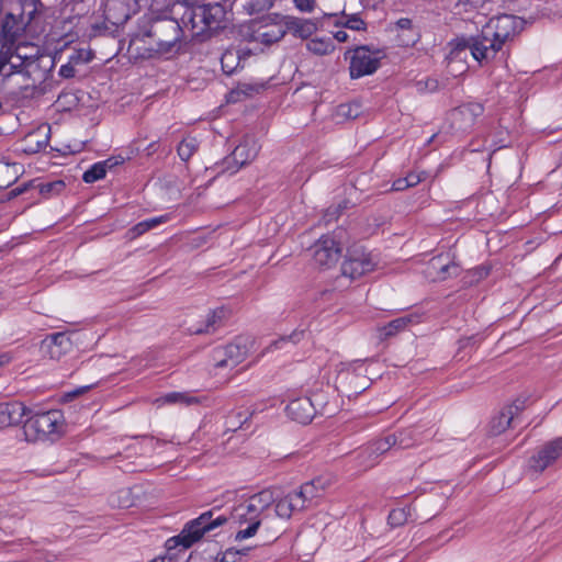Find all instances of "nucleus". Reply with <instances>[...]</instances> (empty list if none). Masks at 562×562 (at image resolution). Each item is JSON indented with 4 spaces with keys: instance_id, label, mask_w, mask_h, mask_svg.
Returning a JSON list of instances; mask_svg holds the SVG:
<instances>
[{
    "instance_id": "1",
    "label": "nucleus",
    "mask_w": 562,
    "mask_h": 562,
    "mask_svg": "<svg viewBox=\"0 0 562 562\" xmlns=\"http://www.w3.org/2000/svg\"><path fill=\"white\" fill-rule=\"evenodd\" d=\"M220 512L221 506L215 505L210 510L202 513L198 518L188 521L178 536L167 541L168 550L177 546H182L184 550L189 549L205 533L228 521L238 527L246 525V528H240L236 532V541L254 537L261 525V515H258L246 501L234 506L227 514H221Z\"/></svg>"
},
{
    "instance_id": "2",
    "label": "nucleus",
    "mask_w": 562,
    "mask_h": 562,
    "mask_svg": "<svg viewBox=\"0 0 562 562\" xmlns=\"http://www.w3.org/2000/svg\"><path fill=\"white\" fill-rule=\"evenodd\" d=\"M516 22V16L509 14L493 19L480 35L463 40V47H469L477 61L488 60L515 35Z\"/></svg>"
},
{
    "instance_id": "3",
    "label": "nucleus",
    "mask_w": 562,
    "mask_h": 562,
    "mask_svg": "<svg viewBox=\"0 0 562 562\" xmlns=\"http://www.w3.org/2000/svg\"><path fill=\"white\" fill-rule=\"evenodd\" d=\"M64 418L60 411L52 409L30 416L23 425L25 440L35 442L40 440H56L60 437Z\"/></svg>"
},
{
    "instance_id": "4",
    "label": "nucleus",
    "mask_w": 562,
    "mask_h": 562,
    "mask_svg": "<svg viewBox=\"0 0 562 562\" xmlns=\"http://www.w3.org/2000/svg\"><path fill=\"white\" fill-rule=\"evenodd\" d=\"M144 36L154 40L156 50L159 53H169L178 42L184 38L181 22L170 16L153 19Z\"/></svg>"
},
{
    "instance_id": "5",
    "label": "nucleus",
    "mask_w": 562,
    "mask_h": 562,
    "mask_svg": "<svg viewBox=\"0 0 562 562\" xmlns=\"http://www.w3.org/2000/svg\"><path fill=\"white\" fill-rule=\"evenodd\" d=\"M322 400V394H315L313 398L304 396L292 400L286 405V414L300 424L311 423L316 413L327 416L334 415L335 409L329 407L327 403H323Z\"/></svg>"
},
{
    "instance_id": "6",
    "label": "nucleus",
    "mask_w": 562,
    "mask_h": 562,
    "mask_svg": "<svg viewBox=\"0 0 562 562\" xmlns=\"http://www.w3.org/2000/svg\"><path fill=\"white\" fill-rule=\"evenodd\" d=\"M252 344L254 340L250 337L238 336L233 342L215 348L213 350L215 367L235 368L247 358Z\"/></svg>"
},
{
    "instance_id": "7",
    "label": "nucleus",
    "mask_w": 562,
    "mask_h": 562,
    "mask_svg": "<svg viewBox=\"0 0 562 562\" xmlns=\"http://www.w3.org/2000/svg\"><path fill=\"white\" fill-rule=\"evenodd\" d=\"M363 363L360 360L342 364L338 371L336 383L348 397L362 393L369 386V380L363 375Z\"/></svg>"
},
{
    "instance_id": "8",
    "label": "nucleus",
    "mask_w": 562,
    "mask_h": 562,
    "mask_svg": "<svg viewBox=\"0 0 562 562\" xmlns=\"http://www.w3.org/2000/svg\"><path fill=\"white\" fill-rule=\"evenodd\" d=\"M375 262L370 252L361 246L348 249L347 257L341 265V274L350 280H356L374 269Z\"/></svg>"
},
{
    "instance_id": "9",
    "label": "nucleus",
    "mask_w": 562,
    "mask_h": 562,
    "mask_svg": "<svg viewBox=\"0 0 562 562\" xmlns=\"http://www.w3.org/2000/svg\"><path fill=\"white\" fill-rule=\"evenodd\" d=\"M379 50L372 52L369 46H358L350 58L349 74L351 79L372 75L380 67Z\"/></svg>"
},
{
    "instance_id": "10",
    "label": "nucleus",
    "mask_w": 562,
    "mask_h": 562,
    "mask_svg": "<svg viewBox=\"0 0 562 562\" xmlns=\"http://www.w3.org/2000/svg\"><path fill=\"white\" fill-rule=\"evenodd\" d=\"M260 149V145L254 136H246L239 145L235 147L229 157L224 160L226 170H231V173H235L240 167L252 161Z\"/></svg>"
},
{
    "instance_id": "11",
    "label": "nucleus",
    "mask_w": 562,
    "mask_h": 562,
    "mask_svg": "<svg viewBox=\"0 0 562 562\" xmlns=\"http://www.w3.org/2000/svg\"><path fill=\"white\" fill-rule=\"evenodd\" d=\"M562 456V436L543 445L536 454L530 457L528 469L541 473Z\"/></svg>"
},
{
    "instance_id": "12",
    "label": "nucleus",
    "mask_w": 562,
    "mask_h": 562,
    "mask_svg": "<svg viewBox=\"0 0 562 562\" xmlns=\"http://www.w3.org/2000/svg\"><path fill=\"white\" fill-rule=\"evenodd\" d=\"M313 261L319 268H330L341 254L339 243L330 236L321 237L313 246Z\"/></svg>"
},
{
    "instance_id": "13",
    "label": "nucleus",
    "mask_w": 562,
    "mask_h": 562,
    "mask_svg": "<svg viewBox=\"0 0 562 562\" xmlns=\"http://www.w3.org/2000/svg\"><path fill=\"white\" fill-rule=\"evenodd\" d=\"M199 11H202L201 4H190L186 7L184 12L181 15L180 22L183 29L184 40H198L204 42L207 40L204 27L203 16L198 18Z\"/></svg>"
},
{
    "instance_id": "14",
    "label": "nucleus",
    "mask_w": 562,
    "mask_h": 562,
    "mask_svg": "<svg viewBox=\"0 0 562 562\" xmlns=\"http://www.w3.org/2000/svg\"><path fill=\"white\" fill-rule=\"evenodd\" d=\"M201 7L202 11H199L200 15L196 16H203L206 37L209 40L226 27L227 12L225 7L218 2L201 4Z\"/></svg>"
},
{
    "instance_id": "15",
    "label": "nucleus",
    "mask_w": 562,
    "mask_h": 562,
    "mask_svg": "<svg viewBox=\"0 0 562 562\" xmlns=\"http://www.w3.org/2000/svg\"><path fill=\"white\" fill-rule=\"evenodd\" d=\"M483 112V104L469 102L453 109L450 113V119L457 130L465 132L474 125L476 119L481 116Z\"/></svg>"
},
{
    "instance_id": "16",
    "label": "nucleus",
    "mask_w": 562,
    "mask_h": 562,
    "mask_svg": "<svg viewBox=\"0 0 562 562\" xmlns=\"http://www.w3.org/2000/svg\"><path fill=\"white\" fill-rule=\"evenodd\" d=\"M22 46H16L15 50L13 53H10L8 57H5L7 65H8V72H5L7 76H11L14 72H22L25 71L29 76L35 71L41 63V58H34L33 56H26L22 55L20 50L22 49Z\"/></svg>"
},
{
    "instance_id": "17",
    "label": "nucleus",
    "mask_w": 562,
    "mask_h": 562,
    "mask_svg": "<svg viewBox=\"0 0 562 562\" xmlns=\"http://www.w3.org/2000/svg\"><path fill=\"white\" fill-rule=\"evenodd\" d=\"M281 22L294 37L306 40L317 31V22L310 19H301L292 15H281Z\"/></svg>"
},
{
    "instance_id": "18",
    "label": "nucleus",
    "mask_w": 562,
    "mask_h": 562,
    "mask_svg": "<svg viewBox=\"0 0 562 562\" xmlns=\"http://www.w3.org/2000/svg\"><path fill=\"white\" fill-rule=\"evenodd\" d=\"M31 411L21 402L0 403V428L18 425Z\"/></svg>"
},
{
    "instance_id": "19",
    "label": "nucleus",
    "mask_w": 562,
    "mask_h": 562,
    "mask_svg": "<svg viewBox=\"0 0 562 562\" xmlns=\"http://www.w3.org/2000/svg\"><path fill=\"white\" fill-rule=\"evenodd\" d=\"M394 440L391 439V435L385 436L371 442L364 450L359 453V458L363 461L361 464L368 469L375 463L378 457L384 454L391 449H394Z\"/></svg>"
},
{
    "instance_id": "20",
    "label": "nucleus",
    "mask_w": 562,
    "mask_h": 562,
    "mask_svg": "<svg viewBox=\"0 0 562 562\" xmlns=\"http://www.w3.org/2000/svg\"><path fill=\"white\" fill-rule=\"evenodd\" d=\"M70 345V339L65 333H55L42 342V349L50 359H59Z\"/></svg>"
},
{
    "instance_id": "21",
    "label": "nucleus",
    "mask_w": 562,
    "mask_h": 562,
    "mask_svg": "<svg viewBox=\"0 0 562 562\" xmlns=\"http://www.w3.org/2000/svg\"><path fill=\"white\" fill-rule=\"evenodd\" d=\"M21 27L13 14L8 13L1 22L0 44L2 48L8 47V52L13 46L20 35Z\"/></svg>"
},
{
    "instance_id": "22",
    "label": "nucleus",
    "mask_w": 562,
    "mask_h": 562,
    "mask_svg": "<svg viewBox=\"0 0 562 562\" xmlns=\"http://www.w3.org/2000/svg\"><path fill=\"white\" fill-rule=\"evenodd\" d=\"M246 502L251 506L258 515L263 513L276 502L273 492L269 488L251 495Z\"/></svg>"
},
{
    "instance_id": "23",
    "label": "nucleus",
    "mask_w": 562,
    "mask_h": 562,
    "mask_svg": "<svg viewBox=\"0 0 562 562\" xmlns=\"http://www.w3.org/2000/svg\"><path fill=\"white\" fill-rule=\"evenodd\" d=\"M514 419L513 413L504 407L497 416H495L490 424V432L494 436L504 432Z\"/></svg>"
},
{
    "instance_id": "24",
    "label": "nucleus",
    "mask_w": 562,
    "mask_h": 562,
    "mask_svg": "<svg viewBox=\"0 0 562 562\" xmlns=\"http://www.w3.org/2000/svg\"><path fill=\"white\" fill-rule=\"evenodd\" d=\"M394 440V449L404 450L414 447L417 443V437L412 429H402L394 434H390Z\"/></svg>"
},
{
    "instance_id": "25",
    "label": "nucleus",
    "mask_w": 562,
    "mask_h": 562,
    "mask_svg": "<svg viewBox=\"0 0 562 562\" xmlns=\"http://www.w3.org/2000/svg\"><path fill=\"white\" fill-rule=\"evenodd\" d=\"M412 316H403L391 321L386 325L379 328L380 339H386L396 335L403 330L409 323H412Z\"/></svg>"
},
{
    "instance_id": "26",
    "label": "nucleus",
    "mask_w": 562,
    "mask_h": 562,
    "mask_svg": "<svg viewBox=\"0 0 562 562\" xmlns=\"http://www.w3.org/2000/svg\"><path fill=\"white\" fill-rule=\"evenodd\" d=\"M241 56L238 49H227L221 58L222 69L226 75L234 74L241 67Z\"/></svg>"
},
{
    "instance_id": "27",
    "label": "nucleus",
    "mask_w": 562,
    "mask_h": 562,
    "mask_svg": "<svg viewBox=\"0 0 562 562\" xmlns=\"http://www.w3.org/2000/svg\"><path fill=\"white\" fill-rule=\"evenodd\" d=\"M326 487V482L322 477L314 479L301 485V495L313 501L321 496V492Z\"/></svg>"
},
{
    "instance_id": "28",
    "label": "nucleus",
    "mask_w": 562,
    "mask_h": 562,
    "mask_svg": "<svg viewBox=\"0 0 562 562\" xmlns=\"http://www.w3.org/2000/svg\"><path fill=\"white\" fill-rule=\"evenodd\" d=\"M306 48L315 55L324 56L330 54L335 46L330 38H313L307 42Z\"/></svg>"
},
{
    "instance_id": "29",
    "label": "nucleus",
    "mask_w": 562,
    "mask_h": 562,
    "mask_svg": "<svg viewBox=\"0 0 562 562\" xmlns=\"http://www.w3.org/2000/svg\"><path fill=\"white\" fill-rule=\"evenodd\" d=\"M199 143L195 137H184L178 145L177 151L182 161H188L198 150Z\"/></svg>"
},
{
    "instance_id": "30",
    "label": "nucleus",
    "mask_w": 562,
    "mask_h": 562,
    "mask_svg": "<svg viewBox=\"0 0 562 562\" xmlns=\"http://www.w3.org/2000/svg\"><path fill=\"white\" fill-rule=\"evenodd\" d=\"M106 175V164L99 161L92 165L87 171L83 172L82 180L86 183H93L103 179Z\"/></svg>"
},
{
    "instance_id": "31",
    "label": "nucleus",
    "mask_w": 562,
    "mask_h": 562,
    "mask_svg": "<svg viewBox=\"0 0 562 562\" xmlns=\"http://www.w3.org/2000/svg\"><path fill=\"white\" fill-rule=\"evenodd\" d=\"M251 417V413L247 411H237L232 412L226 419L227 430L236 431L239 429L249 418Z\"/></svg>"
},
{
    "instance_id": "32",
    "label": "nucleus",
    "mask_w": 562,
    "mask_h": 562,
    "mask_svg": "<svg viewBox=\"0 0 562 562\" xmlns=\"http://www.w3.org/2000/svg\"><path fill=\"white\" fill-rule=\"evenodd\" d=\"M225 310L223 307L216 308L212 311L206 318L205 328H198L194 333L195 334H204V333H211L214 330L215 326L222 322V319L225 317Z\"/></svg>"
},
{
    "instance_id": "33",
    "label": "nucleus",
    "mask_w": 562,
    "mask_h": 562,
    "mask_svg": "<svg viewBox=\"0 0 562 562\" xmlns=\"http://www.w3.org/2000/svg\"><path fill=\"white\" fill-rule=\"evenodd\" d=\"M411 509L412 507H403V508H395L391 510L387 517V521L392 527H401L403 526L411 516Z\"/></svg>"
},
{
    "instance_id": "34",
    "label": "nucleus",
    "mask_w": 562,
    "mask_h": 562,
    "mask_svg": "<svg viewBox=\"0 0 562 562\" xmlns=\"http://www.w3.org/2000/svg\"><path fill=\"white\" fill-rule=\"evenodd\" d=\"M161 401L164 403H168V404L180 403V404H184V405H192V404H196L199 402L196 397H193L187 393H180V392L168 393L161 397Z\"/></svg>"
},
{
    "instance_id": "35",
    "label": "nucleus",
    "mask_w": 562,
    "mask_h": 562,
    "mask_svg": "<svg viewBox=\"0 0 562 562\" xmlns=\"http://www.w3.org/2000/svg\"><path fill=\"white\" fill-rule=\"evenodd\" d=\"M342 15L345 20L336 22L337 26H344L353 31H364L367 29L366 22L358 14L347 15L342 13Z\"/></svg>"
},
{
    "instance_id": "36",
    "label": "nucleus",
    "mask_w": 562,
    "mask_h": 562,
    "mask_svg": "<svg viewBox=\"0 0 562 562\" xmlns=\"http://www.w3.org/2000/svg\"><path fill=\"white\" fill-rule=\"evenodd\" d=\"M303 336V331H293L291 335L288 336H281L280 338L273 340L266 349L265 351H272L274 349L282 348L283 345L297 344Z\"/></svg>"
},
{
    "instance_id": "37",
    "label": "nucleus",
    "mask_w": 562,
    "mask_h": 562,
    "mask_svg": "<svg viewBox=\"0 0 562 562\" xmlns=\"http://www.w3.org/2000/svg\"><path fill=\"white\" fill-rule=\"evenodd\" d=\"M94 55L91 50L79 48L74 50V53L69 56L68 61L75 66L85 65L90 63Z\"/></svg>"
},
{
    "instance_id": "38",
    "label": "nucleus",
    "mask_w": 562,
    "mask_h": 562,
    "mask_svg": "<svg viewBox=\"0 0 562 562\" xmlns=\"http://www.w3.org/2000/svg\"><path fill=\"white\" fill-rule=\"evenodd\" d=\"M274 510L276 515L283 519L291 518L292 514L294 513L292 509V502L289 501L288 496H284L276 503Z\"/></svg>"
},
{
    "instance_id": "39",
    "label": "nucleus",
    "mask_w": 562,
    "mask_h": 562,
    "mask_svg": "<svg viewBox=\"0 0 562 562\" xmlns=\"http://www.w3.org/2000/svg\"><path fill=\"white\" fill-rule=\"evenodd\" d=\"M111 504L117 507L127 508L132 506L133 499L130 490H121L111 496Z\"/></svg>"
},
{
    "instance_id": "40",
    "label": "nucleus",
    "mask_w": 562,
    "mask_h": 562,
    "mask_svg": "<svg viewBox=\"0 0 562 562\" xmlns=\"http://www.w3.org/2000/svg\"><path fill=\"white\" fill-rule=\"evenodd\" d=\"M286 496L289 501L292 502V509L294 512L307 508L310 506V503L312 502L310 498L303 497V495H301L300 490L289 493Z\"/></svg>"
},
{
    "instance_id": "41",
    "label": "nucleus",
    "mask_w": 562,
    "mask_h": 562,
    "mask_svg": "<svg viewBox=\"0 0 562 562\" xmlns=\"http://www.w3.org/2000/svg\"><path fill=\"white\" fill-rule=\"evenodd\" d=\"M65 189L63 180H56L40 184V193L44 196H49L53 193H60Z\"/></svg>"
},
{
    "instance_id": "42",
    "label": "nucleus",
    "mask_w": 562,
    "mask_h": 562,
    "mask_svg": "<svg viewBox=\"0 0 562 562\" xmlns=\"http://www.w3.org/2000/svg\"><path fill=\"white\" fill-rule=\"evenodd\" d=\"M285 34H286L285 29L278 27L277 30L262 32L260 34V37H261L262 43L272 44V43H276V42L280 41L281 38H283Z\"/></svg>"
},
{
    "instance_id": "43",
    "label": "nucleus",
    "mask_w": 562,
    "mask_h": 562,
    "mask_svg": "<svg viewBox=\"0 0 562 562\" xmlns=\"http://www.w3.org/2000/svg\"><path fill=\"white\" fill-rule=\"evenodd\" d=\"M439 263H440V257L432 258L430 260V267L432 269H437L439 271V277L441 279H446L447 274L449 273V271L451 269H453V270L458 269L456 263H443V265H439Z\"/></svg>"
},
{
    "instance_id": "44",
    "label": "nucleus",
    "mask_w": 562,
    "mask_h": 562,
    "mask_svg": "<svg viewBox=\"0 0 562 562\" xmlns=\"http://www.w3.org/2000/svg\"><path fill=\"white\" fill-rule=\"evenodd\" d=\"M249 550V548H244L240 550L229 548L223 553L220 562H237L243 555H246Z\"/></svg>"
},
{
    "instance_id": "45",
    "label": "nucleus",
    "mask_w": 562,
    "mask_h": 562,
    "mask_svg": "<svg viewBox=\"0 0 562 562\" xmlns=\"http://www.w3.org/2000/svg\"><path fill=\"white\" fill-rule=\"evenodd\" d=\"M338 114L347 119H356L359 115L358 104H340L338 106Z\"/></svg>"
},
{
    "instance_id": "46",
    "label": "nucleus",
    "mask_w": 562,
    "mask_h": 562,
    "mask_svg": "<svg viewBox=\"0 0 562 562\" xmlns=\"http://www.w3.org/2000/svg\"><path fill=\"white\" fill-rule=\"evenodd\" d=\"M527 397H517L510 405L506 406L515 416L522 412L527 406Z\"/></svg>"
},
{
    "instance_id": "47",
    "label": "nucleus",
    "mask_w": 562,
    "mask_h": 562,
    "mask_svg": "<svg viewBox=\"0 0 562 562\" xmlns=\"http://www.w3.org/2000/svg\"><path fill=\"white\" fill-rule=\"evenodd\" d=\"M294 7L301 12H312L316 7V0H293Z\"/></svg>"
},
{
    "instance_id": "48",
    "label": "nucleus",
    "mask_w": 562,
    "mask_h": 562,
    "mask_svg": "<svg viewBox=\"0 0 562 562\" xmlns=\"http://www.w3.org/2000/svg\"><path fill=\"white\" fill-rule=\"evenodd\" d=\"M76 66L71 65L67 61L65 65H61L58 71V75L64 79H71L76 76Z\"/></svg>"
},
{
    "instance_id": "49",
    "label": "nucleus",
    "mask_w": 562,
    "mask_h": 562,
    "mask_svg": "<svg viewBox=\"0 0 562 562\" xmlns=\"http://www.w3.org/2000/svg\"><path fill=\"white\" fill-rule=\"evenodd\" d=\"M470 274L472 276L473 281H480L490 274V268L481 266L470 271Z\"/></svg>"
},
{
    "instance_id": "50",
    "label": "nucleus",
    "mask_w": 562,
    "mask_h": 562,
    "mask_svg": "<svg viewBox=\"0 0 562 562\" xmlns=\"http://www.w3.org/2000/svg\"><path fill=\"white\" fill-rule=\"evenodd\" d=\"M408 184H407V180H405V178H398L396 179L393 184H392V190L393 191H403V190H406L408 189Z\"/></svg>"
},
{
    "instance_id": "51",
    "label": "nucleus",
    "mask_w": 562,
    "mask_h": 562,
    "mask_svg": "<svg viewBox=\"0 0 562 562\" xmlns=\"http://www.w3.org/2000/svg\"><path fill=\"white\" fill-rule=\"evenodd\" d=\"M147 231H148V225L145 223V221L139 222L138 224H136V225L131 229V232L134 234V236L143 235V234H144V233H146Z\"/></svg>"
},
{
    "instance_id": "52",
    "label": "nucleus",
    "mask_w": 562,
    "mask_h": 562,
    "mask_svg": "<svg viewBox=\"0 0 562 562\" xmlns=\"http://www.w3.org/2000/svg\"><path fill=\"white\" fill-rule=\"evenodd\" d=\"M102 162L106 164V170H108V169L114 168L117 165L123 164L124 162V158L121 157V156H119V157H111V158H108V159L103 160Z\"/></svg>"
},
{
    "instance_id": "53",
    "label": "nucleus",
    "mask_w": 562,
    "mask_h": 562,
    "mask_svg": "<svg viewBox=\"0 0 562 562\" xmlns=\"http://www.w3.org/2000/svg\"><path fill=\"white\" fill-rule=\"evenodd\" d=\"M405 180H407L408 187H415L422 181V177L419 175H416L414 172L408 173L406 177H404Z\"/></svg>"
},
{
    "instance_id": "54",
    "label": "nucleus",
    "mask_w": 562,
    "mask_h": 562,
    "mask_svg": "<svg viewBox=\"0 0 562 562\" xmlns=\"http://www.w3.org/2000/svg\"><path fill=\"white\" fill-rule=\"evenodd\" d=\"M396 26H397V29H401V30H411L413 26V22L408 18H402V19L397 20Z\"/></svg>"
},
{
    "instance_id": "55",
    "label": "nucleus",
    "mask_w": 562,
    "mask_h": 562,
    "mask_svg": "<svg viewBox=\"0 0 562 562\" xmlns=\"http://www.w3.org/2000/svg\"><path fill=\"white\" fill-rule=\"evenodd\" d=\"M162 222H165V217L164 216L153 217V218H149V220H145V223L148 225V231L154 228V227H156V226H158Z\"/></svg>"
},
{
    "instance_id": "56",
    "label": "nucleus",
    "mask_w": 562,
    "mask_h": 562,
    "mask_svg": "<svg viewBox=\"0 0 562 562\" xmlns=\"http://www.w3.org/2000/svg\"><path fill=\"white\" fill-rule=\"evenodd\" d=\"M460 4L469 5L471 8H479L484 4L485 0H459Z\"/></svg>"
},
{
    "instance_id": "57",
    "label": "nucleus",
    "mask_w": 562,
    "mask_h": 562,
    "mask_svg": "<svg viewBox=\"0 0 562 562\" xmlns=\"http://www.w3.org/2000/svg\"><path fill=\"white\" fill-rule=\"evenodd\" d=\"M25 190H26V187H25V186H24V187H18V188H15V189H13V190H11V191L9 192V198H10V199H11V198H15V196H18V195L22 194L23 192H25Z\"/></svg>"
},
{
    "instance_id": "58",
    "label": "nucleus",
    "mask_w": 562,
    "mask_h": 562,
    "mask_svg": "<svg viewBox=\"0 0 562 562\" xmlns=\"http://www.w3.org/2000/svg\"><path fill=\"white\" fill-rule=\"evenodd\" d=\"M334 37L340 42L344 43L348 40V34L345 31H337L334 35Z\"/></svg>"
},
{
    "instance_id": "59",
    "label": "nucleus",
    "mask_w": 562,
    "mask_h": 562,
    "mask_svg": "<svg viewBox=\"0 0 562 562\" xmlns=\"http://www.w3.org/2000/svg\"><path fill=\"white\" fill-rule=\"evenodd\" d=\"M5 72H8V65H7L5 57H0V75L8 77L5 75Z\"/></svg>"
},
{
    "instance_id": "60",
    "label": "nucleus",
    "mask_w": 562,
    "mask_h": 562,
    "mask_svg": "<svg viewBox=\"0 0 562 562\" xmlns=\"http://www.w3.org/2000/svg\"><path fill=\"white\" fill-rule=\"evenodd\" d=\"M7 362H9V357H7L5 355H1L0 356V367Z\"/></svg>"
},
{
    "instance_id": "61",
    "label": "nucleus",
    "mask_w": 562,
    "mask_h": 562,
    "mask_svg": "<svg viewBox=\"0 0 562 562\" xmlns=\"http://www.w3.org/2000/svg\"><path fill=\"white\" fill-rule=\"evenodd\" d=\"M186 7L193 4L195 0H181Z\"/></svg>"
},
{
    "instance_id": "62",
    "label": "nucleus",
    "mask_w": 562,
    "mask_h": 562,
    "mask_svg": "<svg viewBox=\"0 0 562 562\" xmlns=\"http://www.w3.org/2000/svg\"><path fill=\"white\" fill-rule=\"evenodd\" d=\"M83 390H85V389H78V390H76L74 393H71L70 395H71V396H76V395H78V394H81V393L83 392Z\"/></svg>"
},
{
    "instance_id": "63",
    "label": "nucleus",
    "mask_w": 562,
    "mask_h": 562,
    "mask_svg": "<svg viewBox=\"0 0 562 562\" xmlns=\"http://www.w3.org/2000/svg\"><path fill=\"white\" fill-rule=\"evenodd\" d=\"M49 69H52L55 66V58L49 59Z\"/></svg>"
}]
</instances>
